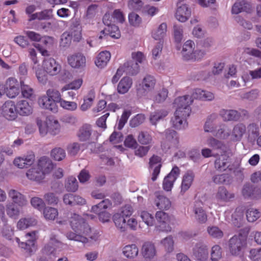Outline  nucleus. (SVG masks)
I'll return each instance as SVG.
<instances>
[{
    "label": "nucleus",
    "mask_w": 261,
    "mask_h": 261,
    "mask_svg": "<svg viewBox=\"0 0 261 261\" xmlns=\"http://www.w3.org/2000/svg\"><path fill=\"white\" fill-rule=\"evenodd\" d=\"M193 101V99L188 95L179 96L175 99L173 106L176 108V111L171 120L174 128L184 129L187 127V119L191 114L190 105Z\"/></svg>",
    "instance_id": "obj_1"
},
{
    "label": "nucleus",
    "mask_w": 261,
    "mask_h": 261,
    "mask_svg": "<svg viewBox=\"0 0 261 261\" xmlns=\"http://www.w3.org/2000/svg\"><path fill=\"white\" fill-rule=\"evenodd\" d=\"M249 229L244 228L240 229L238 235H234L228 242L230 253L233 256H241L244 253V249L247 245L246 240Z\"/></svg>",
    "instance_id": "obj_2"
},
{
    "label": "nucleus",
    "mask_w": 261,
    "mask_h": 261,
    "mask_svg": "<svg viewBox=\"0 0 261 261\" xmlns=\"http://www.w3.org/2000/svg\"><path fill=\"white\" fill-rule=\"evenodd\" d=\"M70 224L72 229L76 233H82L91 239L94 238L90 234L91 229L85 219L81 216L74 213L70 218Z\"/></svg>",
    "instance_id": "obj_3"
},
{
    "label": "nucleus",
    "mask_w": 261,
    "mask_h": 261,
    "mask_svg": "<svg viewBox=\"0 0 261 261\" xmlns=\"http://www.w3.org/2000/svg\"><path fill=\"white\" fill-rule=\"evenodd\" d=\"M242 195L246 199H259L261 198V187L250 182L245 183L242 189Z\"/></svg>",
    "instance_id": "obj_4"
},
{
    "label": "nucleus",
    "mask_w": 261,
    "mask_h": 261,
    "mask_svg": "<svg viewBox=\"0 0 261 261\" xmlns=\"http://www.w3.org/2000/svg\"><path fill=\"white\" fill-rule=\"evenodd\" d=\"M1 115L8 120H14L18 116L17 108L12 100L6 101L1 107Z\"/></svg>",
    "instance_id": "obj_5"
},
{
    "label": "nucleus",
    "mask_w": 261,
    "mask_h": 261,
    "mask_svg": "<svg viewBox=\"0 0 261 261\" xmlns=\"http://www.w3.org/2000/svg\"><path fill=\"white\" fill-rule=\"evenodd\" d=\"M219 115L224 121H238L242 115L248 116V113L245 110L238 111L235 110L222 109L219 112Z\"/></svg>",
    "instance_id": "obj_6"
},
{
    "label": "nucleus",
    "mask_w": 261,
    "mask_h": 261,
    "mask_svg": "<svg viewBox=\"0 0 261 261\" xmlns=\"http://www.w3.org/2000/svg\"><path fill=\"white\" fill-rule=\"evenodd\" d=\"M42 67L48 74L51 76L58 74L61 69V65L53 58L45 59L42 63Z\"/></svg>",
    "instance_id": "obj_7"
},
{
    "label": "nucleus",
    "mask_w": 261,
    "mask_h": 261,
    "mask_svg": "<svg viewBox=\"0 0 261 261\" xmlns=\"http://www.w3.org/2000/svg\"><path fill=\"white\" fill-rule=\"evenodd\" d=\"M110 17V15L107 14H106L103 17V22L105 25L108 26V29H105L100 32V35L99 36L100 39L102 38V35H105L107 34V33L105 32L106 30L109 32L110 36L112 38L118 39L120 37V32L119 28L115 25L111 24V21L109 20Z\"/></svg>",
    "instance_id": "obj_8"
},
{
    "label": "nucleus",
    "mask_w": 261,
    "mask_h": 261,
    "mask_svg": "<svg viewBox=\"0 0 261 261\" xmlns=\"http://www.w3.org/2000/svg\"><path fill=\"white\" fill-rule=\"evenodd\" d=\"M179 174L180 170L179 168L177 166L173 167L170 172L164 179L163 182L164 190L166 191H170Z\"/></svg>",
    "instance_id": "obj_9"
},
{
    "label": "nucleus",
    "mask_w": 261,
    "mask_h": 261,
    "mask_svg": "<svg viewBox=\"0 0 261 261\" xmlns=\"http://www.w3.org/2000/svg\"><path fill=\"white\" fill-rule=\"evenodd\" d=\"M155 218L158 222L156 226L158 230L162 231H170L171 228L169 225V216L168 214L163 211L157 212Z\"/></svg>",
    "instance_id": "obj_10"
},
{
    "label": "nucleus",
    "mask_w": 261,
    "mask_h": 261,
    "mask_svg": "<svg viewBox=\"0 0 261 261\" xmlns=\"http://www.w3.org/2000/svg\"><path fill=\"white\" fill-rule=\"evenodd\" d=\"M37 231H33L28 232L25 234V238L27 239L25 242H20V240L18 238H15L16 241L18 243L19 247L24 249L29 252L33 251L35 248V243L36 239V234Z\"/></svg>",
    "instance_id": "obj_11"
},
{
    "label": "nucleus",
    "mask_w": 261,
    "mask_h": 261,
    "mask_svg": "<svg viewBox=\"0 0 261 261\" xmlns=\"http://www.w3.org/2000/svg\"><path fill=\"white\" fill-rule=\"evenodd\" d=\"M155 83L156 80L153 76L146 75L140 84V88L138 89V92L145 95L154 89Z\"/></svg>",
    "instance_id": "obj_12"
},
{
    "label": "nucleus",
    "mask_w": 261,
    "mask_h": 261,
    "mask_svg": "<svg viewBox=\"0 0 261 261\" xmlns=\"http://www.w3.org/2000/svg\"><path fill=\"white\" fill-rule=\"evenodd\" d=\"M66 32L74 41H79L82 38V27L80 20L76 18H72L69 30Z\"/></svg>",
    "instance_id": "obj_13"
},
{
    "label": "nucleus",
    "mask_w": 261,
    "mask_h": 261,
    "mask_svg": "<svg viewBox=\"0 0 261 261\" xmlns=\"http://www.w3.org/2000/svg\"><path fill=\"white\" fill-rule=\"evenodd\" d=\"M54 38L49 36L41 37L39 43H36L35 46L43 56H48V51L47 49L51 47L54 44Z\"/></svg>",
    "instance_id": "obj_14"
},
{
    "label": "nucleus",
    "mask_w": 261,
    "mask_h": 261,
    "mask_svg": "<svg viewBox=\"0 0 261 261\" xmlns=\"http://www.w3.org/2000/svg\"><path fill=\"white\" fill-rule=\"evenodd\" d=\"M69 65L72 68L81 69L86 66V59L81 53H75L69 55L67 58Z\"/></svg>",
    "instance_id": "obj_15"
},
{
    "label": "nucleus",
    "mask_w": 261,
    "mask_h": 261,
    "mask_svg": "<svg viewBox=\"0 0 261 261\" xmlns=\"http://www.w3.org/2000/svg\"><path fill=\"white\" fill-rule=\"evenodd\" d=\"M5 88V93L9 98H14L19 93V83L17 80L14 77H10L7 80Z\"/></svg>",
    "instance_id": "obj_16"
},
{
    "label": "nucleus",
    "mask_w": 261,
    "mask_h": 261,
    "mask_svg": "<svg viewBox=\"0 0 261 261\" xmlns=\"http://www.w3.org/2000/svg\"><path fill=\"white\" fill-rule=\"evenodd\" d=\"M9 198L12 200L13 203L22 207L28 204V200L25 196L15 189H10L8 192Z\"/></svg>",
    "instance_id": "obj_17"
},
{
    "label": "nucleus",
    "mask_w": 261,
    "mask_h": 261,
    "mask_svg": "<svg viewBox=\"0 0 261 261\" xmlns=\"http://www.w3.org/2000/svg\"><path fill=\"white\" fill-rule=\"evenodd\" d=\"M193 255L198 261H206L208 256L207 246L200 242L197 243L193 248Z\"/></svg>",
    "instance_id": "obj_18"
},
{
    "label": "nucleus",
    "mask_w": 261,
    "mask_h": 261,
    "mask_svg": "<svg viewBox=\"0 0 261 261\" xmlns=\"http://www.w3.org/2000/svg\"><path fill=\"white\" fill-rule=\"evenodd\" d=\"M191 11L186 4H177V8L175 13L176 18L179 21H186L191 16Z\"/></svg>",
    "instance_id": "obj_19"
},
{
    "label": "nucleus",
    "mask_w": 261,
    "mask_h": 261,
    "mask_svg": "<svg viewBox=\"0 0 261 261\" xmlns=\"http://www.w3.org/2000/svg\"><path fill=\"white\" fill-rule=\"evenodd\" d=\"M246 125L243 123L236 124L231 132V140L233 142L241 141L243 135L246 133Z\"/></svg>",
    "instance_id": "obj_20"
},
{
    "label": "nucleus",
    "mask_w": 261,
    "mask_h": 261,
    "mask_svg": "<svg viewBox=\"0 0 261 261\" xmlns=\"http://www.w3.org/2000/svg\"><path fill=\"white\" fill-rule=\"evenodd\" d=\"M37 167L45 176L53 170L54 164L49 158L42 156L39 159Z\"/></svg>",
    "instance_id": "obj_21"
},
{
    "label": "nucleus",
    "mask_w": 261,
    "mask_h": 261,
    "mask_svg": "<svg viewBox=\"0 0 261 261\" xmlns=\"http://www.w3.org/2000/svg\"><path fill=\"white\" fill-rule=\"evenodd\" d=\"M234 198V194L229 192L225 187H220L217 190L215 198L218 201L228 202Z\"/></svg>",
    "instance_id": "obj_22"
},
{
    "label": "nucleus",
    "mask_w": 261,
    "mask_h": 261,
    "mask_svg": "<svg viewBox=\"0 0 261 261\" xmlns=\"http://www.w3.org/2000/svg\"><path fill=\"white\" fill-rule=\"evenodd\" d=\"M26 176L29 180L38 183L42 182L45 178L44 174L37 166L29 169L26 173Z\"/></svg>",
    "instance_id": "obj_23"
},
{
    "label": "nucleus",
    "mask_w": 261,
    "mask_h": 261,
    "mask_svg": "<svg viewBox=\"0 0 261 261\" xmlns=\"http://www.w3.org/2000/svg\"><path fill=\"white\" fill-rule=\"evenodd\" d=\"M251 8L250 4L245 0H238L232 7L231 13L238 14L242 11L249 12L251 10Z\"/></svg>",
    "instance_id": "obj_24"
},
{
    "label": "nucleus",
    "mask_w": 261,
    "mask_h": 261,
    "mask_svg": "<svg viewBox=\"0 0 261 261\" xmlns=\"http://www.w3.org/2000/svg\"><path fill=\"white\" fill-rule=\"evenodd\" d=\"M156 249L154 244L150 242H145L141 248V253L146 259H151L156 255Z\"/></svg>",
    "instance_id": "obj_25"
},
{
    "label": "nucleus",
    "mask_w": 261,
    "mask_h": 261,
    "mask_svg": "<svg viewBox=\"0 0 261 261\" xmlns=\"http://www.w3.org/2000/svg\"><path fill=\"white\" fill-rule=\"evenodd\" d=\"M214 165L217 170L220 172L225 171L230 165L228 156L226 154L219 155L216 159Z\"/></svg>",
    "instance_id": "obj_26"
},
{
    "label": "nucleus",
    "mask_w": 261,
    "mask_h": 261,
    "mask_svg": "<svg viewBox=\"0 0 261 261\" xmlns=\"http://www.w3.org/2000/svg\"><path fill=\"white\" fill-rule=\"evenodd\" d=\"M149 166L151 169H153L151 179L153 181H155L160 172L161 167V158L157 155H153L150 159Z\"/></svg>",
    "instance_id": "obj_27"
},
{
    "label": "nucleus",
    "mask_w": 261,
    "mask_h": 261,
    "mask_svg": "<svg viewBox=\"0 0 261 261\" xmlns=\"http://www.w3.org/2000/svg\"><path fill=\"white\" fill-rule=\"evenodd\" d=\"M39 104L42 108L49 110L50 111L56 113L58 111V107L54 100L46 95L39 99Z\"/></svg>",
    "instance_id": "obj_28"
},
{
    "label": "nucleus",
    "mask_w": 261,
    "mask_h": 261,
    "mask_svg": "<svg viewBox=\"0 0 261 261\" xmlns=\"http://www.w3.org/2000/svg\"><path fill=\"white\" fill-rule=\"evenodd\" d=\"M245 208L243 206L237 207L231 216V221L234 226L240 227L243 221Z\"/></svg>",
    "instance_id": "obj_29"
},
{
    "label": "nucleus",
    "mask_w": 261,
    "mask_h": 261,
    "mask_svg": "<svg viewBox=\"0 0 261 261\" xmlns=\"http://www.w3.org/2000/svg\"><path fill=\"white\" fill-rule=\"evenodd\" d=\"M63 202L66 205L73 206L76 204H84L85 200L82 197L73 194H66L63 196Z\"/></svg>",
    "instance_id": "obj_30"
},
{
    "label": "nucleus",
    "mask_w": 261,
    "mask_h": 261,
    "mask_svg": "<svg viewBox=\"0 0 261 261\" xmlns=\"http://www.w3.org/2000/svg\"><path fill=\"white\" fill-rule=\"evenodd\" d=\"M16 106L18 114L21 116H28L32 113V107L27 100H21L18 101Z\"/></svg>",
    "instance_id": "obj_31"
},
{
    "label": "nucleus",
    "mask_w": 261,
    "mask_h": 261,
    "mask_svg": "<svg viewBox=\"0 0 261 261\" xmlns=\"http://www.w3.org/2000/svg\"><path fill=\"white\" fill-rule=\"evenodd\" d=\"M155 195L156 196L155 204L159 209L167 210L170 207L171 202L168 198L161 194L160 192H156Z\"/></svg>",
    "instance_id": "obj_32"
},
{
    "label": "nucleus",
    "mask_w": 261,
    "mask_h": 261,
    "mask_svg": "<svg viewBox=\"0 0 261 261\" xmlns=\"http://www.w3.org/2000/svg\"><path fill=\"white\" fill-rule=\"evenodd\" d=\"M218 118V116L216 113L212 114L207 117L203 126L204 132L215 134L216 130V120Z\"/></svg>",
    "instance_id": "obj_33"
},
{
    "label": "nucleus",
    "mask_w": 261,
    "mask_h": 261,
    "mask_svg": "<svg viewBox=\"0 0 261 261\" xmlns=\"http://www.w3.org/2000/svg\"><path fill=\"white\" fill-rule=\"evenodd\" d=\"M190 96L192 99L195 98L203 100H212L214 98V95L213 93L199 88L194 89L192 95Z\"/></svg>",
    "instance_id": "obj_34"
},
{
    "label": "nucleus",
    "mask_w": 261,
    "mask_h": 261,
    "mask_svg": "<svg viewBox=\"0 0 261 261\" xmlns=\"http://www.w3.org/2000/svg\"><path fill=\"white\" fill-rule=\"evenodd\" d=\"M92 133V130L91 125L85 124L80 128L77 133V136L80 141L85 142L90 139Z\"/></svg>",
    "instance_id": "obj_35"
},
{
    "label": "nucleus",
    "mask_w": 261,
    "mask_h": 261,
    "mask_svg": "<svg viewBox=\"0 0 261 261\" xmlns=\"http://www.w3.org/2000/svg\"><path fill=\"white\" fill-rule=\"evenodd\" d=\"M195 177L194 172L191 170L187 171L184 175L181 185V192H185L191 186Z\"/></svg>",
    "instance_id": "obj_36"
},
{
    "label": "nucleus",
    "mask_w": 261,
    "mask_h": 261,
    "mask_svg": "<svg viewBox=\"0 0 261 261\" xmlns=\"http://www.w3.org/2000/svg\"><path fill=\"white\" fill-rule=\"evenodd\" d=\"M133 85V81L128 76L123 77L119 82L117 86V91L119 94H124L127 93Z\"/></svg>",
    "instance_id": "obj_37"
},
{
    "label": "nucleus",
    "mask_w": 261,
    "mask_h": 261,
    "mask_svg": "<svg viewBox=\"0 0 261 261\" xmlns=\"http://www.w3.org/2000/svg\"><path fill=\"white\" fill-rule=\"evenodd\" d=\"M167 30V24L164 22L162 23L156 29L152 31L151 36L154 39L159 40V42H161L166 35Z\"/></svg>",
    "instance_id": "obj_38"
},
{
    "label": "nucleus",
    "mask_w": 261,
    "mask_h": 261,
    "mask_svg": "<svg viewBox=\"0 0 261 261\" xmlns=\"http://www.w3.org/2000/svg\"><path fill=\"white\" fill-rule=\"evenodd\" d=\"M198 204L199 203H196L193 208L194 217L199 223L204 224L207 221V216L203 207Z\"/></svg>",
    "instance_id": "obj_39"
},
{
    "label": "nucleus",
    "mask_w": 261,
    "mask_h": 261,
    "mask_svg": "<svg viewBox=\"0 0 261 261\" xmlns=\"http://www.w3.org/2000/svg\"><path fill=\"white\" fill-rule=\"evenodd\" d=\"M111 58V54L108 51L100 52L97 57L95 61L96 65L100 68L105 67Z\"/></svg>",
    "instance_id": "obj_40"
},
{
    "label": "nucleus",
    "mask_w": 261,
    "mask_h": 261,
    "mask_svg": "<svg viewBox=\"0 0 261 261\" xmlns=\"http://www.w3.org/2000/svg\"><path fill=\"white\" fill-rule=\"evenodd\" d=\"M195 43L191 40L186 41L182 45L181 54L185 60L188 59V56L190 55L193 53L195 48Z\"/></svg>",
    "instance_id": "obj_41"
},
{
    "label": "nucleus",
    "mask_w": 261,
    "mask_h": 261,
    "mask_svg": "<svg viewBox=\"0 0 261 261\" xmlns=\"http://www.w3.org/2000/svg\"><path fill=\"white\" fill-rule=\"evenodd\" d=\"M214 135L216 137L221 139H227L229 136L231 137V130L227 125L222 124L219 126V128L216 130Z\"/></svg>",
    "instance_id": "obj_42"
},
{
    "label": "nucleus",
    "mask_w": 261,
    "mask_h": 261,
    "mask_svg": "<svg viewBox=\"0 0 261 261\" xmlns=\"http://www.w3.org/2000/svg\"><path fill=\"white\" fill-rule=\"evenodd\" d=\"M174 39L176 43L175 47L177 50H180L181 49L180 42L183 38V29L181 25H174Z\"/></svg>",
    "instance_id": "obj_43"
},
{
    "label": "nucleus",
    "mask_w": 261,
    "mask_h": 261,
    "mask_svg": "<svg viewBox=\"0 0 261 261\" xmlns=\"http://www.w3.org/2000/svg\"><path fill=\"white\" fill-rule=\"evenodd\" d=\"M138 248L134 244L126 245L122 249V253L127 258H134L138 255Z\"/></svg>",
    "instance_id": "obj_44"
},
{
    "label": "nucleus",
    "mask_w": 261,
    "mask_h": 261,
    "mask_svg": "<svg viewBox=\"0 0 261 261\" xmlns=\"http://www.w3.org/2000/svg\"><path fill=\"white\" fill-rule=\"evenodd\" d=\"M37 224L36 220L33 217H27L20 219L17 224L18 229L23 230L29 227L35 225Z\"/></svg>",
    "instance_id": "obj_45"
},
{
    "label": "nucleus",
    "mask_w": 261,
    "mask_h": 261,
    "mask_svg": "<svg viewBox=\"0 0 261 261\" xmlns=\"http://www.w3.org/2000/svg\"><path fill=\"white\" fill-rule=\"evenodd\" d=\"M123 65L124 68H125V72L127 74L136 75L139 71L140 66L137 62H134V61H127Z\"/></svg>",
    "instance_id": "obj_46"
},
{
    "label": "nucleus",
    "mask_w": 261,
    "mask_h": 261,
    "mask_svg": "<svg viewBox=\"0 0 261 261\" xmlns=\"http://www.w3.org/2000/svg\"><path fill=\"white\" fill-rule=\"evenodd\" d=\"M168 112L165 110H157L150 115L149 120L152 125H156L159 121L167 116Z\"/></svg>",
    "instance_id": "obj_47"
},
{
    "label": "nucleus",
    "mask_w": 261,
    "mask_h": 261,
    "mask_svg": "<svg viewBox=\"0 0 261 261\" xmlns=\"http://www.w3.org/2000/svg\"><path fill=\"white\" fill-rule=\"evenodd\" d=\"M17 205L13 203H9L6 206V211L7 215L13 219H16L20 214V210Z\"/></svg>",
    "instance_id": "obj_48"
},
{
    "label": "nucleus",
    "mask_w": 261,
    "mask_h": 261,
    "mask_svg": "<svg viewBox=\"0 0 261 261\" xmlns=\"http://www.w3.org/2000/svg\"><path fill=\"white\" fill-rule=\"evenodd\" d=\"M95 99V93L94 91L90 90L87 96L84 98L83 103L81 106L80 109L82 111L88 110L91 107Z\"/></svg>",
    "instance_id": "obj_49"
},
{
    "label": "nucleus",
    "mask_w": 261,
    "mask_h": 261,
    "mask_svg": "<svg viewBox=\"0 0 261 261\" xmlns=\"http://www.w3.org/2000/svg\"><path fill=\"white\" fill-rule=\"evenodd\" d=\"M51 10H44L41 12H36L30 16V18H28L29 21L38 20H47L49 19L50 17Z\"/></svg>",
    "instance_id": "obj_50"
},
{
    "label": "nucleus",
    "mask_w": 261,
    "mask_h": 261,
    "mask_svg": "<svg viewBox=\"0 0 261 261\" xmlns=\"http://www.w3.org/2000/svg\"><path fill=\"white\" fill-rule=\"evenodd\" d=\"M113 219L116 226L121 231H124L125 229L126 218L117 212L114 215Z\"/></svg>",
    "instance_id": "obj_51"
},
{
    "label": "nucleus",
    "mask_w": 261,
    "mask_h": 261,
    "mask_svg": "<svg viewBox=\"0 0 261 261\" xmlns=\"http://www.w3.org/2000/svg\"><path fill=\"white\" fill-rule=\"evenodd\" d=\"M112 203L111 200L108 199H106L98 204L93 206L91 210L93 213H99L100 212L105 211V210L110 207Z\"/></svg>",
    "instance_id": "obj_52"
},
{
    "label": "nucleus",
    "mask_w": 261,
    "mask_h": 261,
    "mask_svg": "<svg viewBox=\"0 0 261 261\" xmlns=\"http://www.w3.org/2000/svg\"><path fill=\"white\" fill-rule=\"evenodd\" d=\"M78 182L75 177H69L65 181V188L68 192H74L78 189Z\"/></svg>",
    "instance_id": "obj_53"
},
{
    "label": "nucleus",
    "mask_w": 261,
    "mask_h": 261,
    "mask_svg": "<svg viewBox=\"0 0 261 261\" xmlns=\"http://www.w3.org/2000/svg\"><path fill=\"white\" fill-rule=\"evenodd\" d=\"M138 142L143 145H149L152 142L151 135L147 132L142 131L138 136Z\"/></svg>",
    "instance_id": "obj_54"
},
{
    "label": "nucleus",
    "mask_w": 261,
    "mask_h": 261,
    "mask_svg": "<svg viewBox=\"0 0 261 261\" xmlns=\"http://www.w3.org/2000/svg\"><path fill=\"white\" fill-rule=\"evenodd\" d=\"M166 139L173 145H176L178 143V137L176 131L173 129H167L164 132Z\"/></svg>",
    "instance_id": "obj_55"
},
{
    "label": "nucleus",
    "mask_w": 261,
    "mask_h": 261,
    "mask_svg": "<svg viewBox=\"0 0 261 261\" xmlns=\"http://www.w3.org/2000/svg\"><path fill=\"white\" fill-rule=\"evenodd\" d=\"M208 234L213 238L219 239L223 237V231L217 226H208L207 228Z\"/></svg>",
    "instance_id": "obj_56"
},
{
    "label": "nucleus",
    "mask_w": 261,
    "mask_h": 261,
    "mask_svg": "<svg viewBox=\"0 0 261 261\" xmlns=\"http://www.w3.org/2000/svg\"><path fill=\"white\" fill-rule=\"evenodd\" d=\"M260 217V213L258 210L250 208L247 210L246 217L250 222H254Z\"/></svg>",
    "instance_id": "obj_57"
},
{
    "label": "nucleus",
    "mask_w": 261,
    "mask_h": 261,
    "mask_svg": "<svg viewBox=\"0 0 261 261\" xmlns=\"http://www.w3.org/2000/svg\"><path fill=\"white\" fill-rule=\"evenodd\" d=\"M207 144L214 149L223 150L225 148V145L222 141L212 137H211L207 140Z\"/></svg>",
    "instance_id": "obj_58"
},
{
    "label": "nucleus",
    "mask_w": 261,
    "mask_h": 261,
    "mask_svg": "<svg viewBox=\"0 0 261 261\" xmlns=\"http://www.w3.org/2000/svg\"><path fill=\"white\" fill-rule=\"evenodd\" d=\"M83 80L81 79H78L71 82L70 83L66 85L61 89V92L63 93L64 91L69 90H77L79 89L82 86Z\"/></svg>",
    "instance_id": "obj_59"
},
{
    "label": "nucleus",
    "mask_w": 261,
    "mask_h": 261,
    "mask_svg": "<svg viewBox=\"0 0 261 261\" xmlns=\"http://www.w3.org/2000/svg\"><path fill=\"white\" fill-rule=\"evenodd\" d=\"M212 179L216 184H228L230 182V176L228 174L224 173L214 176Z\"/></svg>",
    "instance_id": "obj_60"
},
{
    "label": "nucleus",
    "mask_w": 261,
    "mask_h": 261,
    "mask_svg": "<svg viewBox=\"0 0 261 261\" xmlns=\"http://www.w3.org/2000/svg\"><path fill=\"white\" fill-rule=\"evenodd\" d=\"M51 156L55 160L60 161L65 158L66 153L63 148H55L51 150Z\"/></svg>",
    "instance_id": "obj_61"
},
{
    "label": "nucleus",
    "mask_w": 261,
    "mask_h": 261,
    "mask_svg": "<svg viewBox=\"0 0 261 261\" xmlns=\"http://www.w3.org/2000/svg\"><path fill=\"white\" fill-rule=\"evenodd\" d=\"M140 217L142 221L148 226H152L154 224V219L153 216L147 211H142L140 213Z\"/></svg>",
    "instance_id": "obj_62"
},
{
    "label": "nucleus",
    "mask_w": 261,
    "mask_h": 261,
    "mask_svg": "<svg viewBox=\"0 0 261 261\" xmlns=\"http://www.w3.org/2000/svg\"><path fill=\"white\" fill-rule=\"evenodd\" d=\"M246 128V132L249 137L255 138L259 136V128L256 123H250Z\"/></svg>",
    "instance_id": "obj_63"
},
{
    "label": "nucleus",
    "mask_w": 261,
    "mask_h": 261,
    "mask_svg": "<svg viewBox=\"0 0 261 261\" xmlns=\"http://www.w3.org/2000/svg\"><path fill=\"white\" fill-rule=\"evenodd\" d=\"M249 258L251 261H261V247L250 249Z\"/></svg>",
    "instance_id": "obj_64"
}]
</instances>
